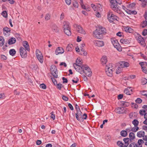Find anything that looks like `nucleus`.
Returning a JSON list of instances; mask_svg holds the SVG:
<instances>
[{"instance_id":"nucleus-1","label":"nucleus","mask_w":147,"mask_h":147,"mask_svg":"<svg viewBox=\"0 0 147 147\" xmlns=\"http://www.w3.org/2000/svg\"><path fill=\"white\" fill-rule=\"evenodd\" d=\"M75 70L76 71L82 74L84 73L87 76L90 77L91 76L92 72L90 68L87 65L83 66L81 67L75 65Z\"/></svg>"},{"instance_id":"nucleus-2","label":"nucleus","mask_w":147,"mask_h":147,"mask_svg":"<svg viewBox=\"0 0 147 147\" xmlns=\"http://www.w3.org/2000/svg\"><path fill=\"white\" fill-rule=\"evenodd\" d=\"M107 19L110 22H112L115 20H118L119 18L114 15L112 11H109L107 13Z\"/></svg>"},{"instance_id":"nucleus-3","label":"nucleus","mask_w":147,"mask_h":147,"mask_svg":"<svg viewBox=\"0 0 147 147\" xmlns=\"http://www.w3.org/2000/svg\"><path fill=\"white\" fill-rule=\"evenodd\" d=\"M112 64H109V66L106 65L105 67V72L108 76L111 77L112 76L113 72L114 69L112 68Z\"/></svg>"},{"instance_id":"nucleus-4","label":"nucleus","mask_w":147,"mask_h":147,"mask_svg":"<svg viewBox=\"0 0 147 147\" xmlns=\"http://www.w3.org/2000/svg\"><path fill=\"white\" fill-rule=\"evenodd\" d=\"M112 43L114 47L116 48L119 51H121L122 50L121 48L118 41L115 38H112L111 40Z\"/></svg>"},{"instance_id":"nucleus-5","label":"nucleus","mask_w":147,"mask_h":147,"mask_svg":"<svg viewBox=\"0 0 147 147\" xmlns=\"http://www.w3.org/2000/svg\"><path fill=\"white\" fill-rule=\"evenodd\" d=\"M36 55L39 61L41 63L43 62V58L42 53L38 49H36Z\"/></svg>"},{"instance_id":"nucleus-6","label":"nucleus","mask_w":147,"mask_h":147,"mask_svg":"<svg viewBox=\"0 0 147 147\" xmlns=\"http://www.w3.org/2000/svg\"><path fill=\"white\" fill-rule=\"evenodd\" d=\"M74 27L76 28L77 31L78 33L83 34H86V31L80 25L77 24H75L74 25Z\"/></svg>"},{"instance_id":"nucleus-7","label":"nucleus","mask_w":147,"mask_h":147,"mask_svg":"<svg viewBox=\"0 0 147 147\" xmlns=\"http://www.w3.org/2000/svg\"><path fill=\"white\" fill-rule=\"evenodd\" d=\"M51 74L55 78L58 77L57 71L56 66L54 65H52L51 67Z\"/></svg>"},{"instance_id":"nucleus-8","label":"nucleus","mask_w":147,"mask_h":147,"mask_svg":"<svg viewBox=\"0 0 147 147\" xmlns=\"http://www.w3.org/2000/svg\"><path fill=\"white\" fill-rule=\"evenodd\" d=\"M26 50L22 47H21L20 48V54L22 57L26 58L27 56V53Z\"/></svg>"},{"instance_id":"nucleus-9","label":"nucleus","mask_w":147,"mask_h":147,"mask_svg":"<svg viewBox=\"0 0 147 147\" xmlns=\"http://www.w3.org/2000/svg\"><path fill=\"white\" fill-rule=\"evenodd\" d=\"M93 34L94 36L97 38L101 39L102 38V35L98 29H96L94 31Z\"/></svg>"},{"instance_id":"nucleus-10","label":"nucleus","mask_w":147,"mask_h":147,"mask_svg":"<svg viewBox=\"0 0 147 147\" xmlns=\"http://www.w3.org/2000/svg\"><path fill=\"white\" fill-rule=\"evenodd\" d=\"M91 5L95 11H102V10L101 5L100 4L96 6L93 4H91Z\"/></svg>"},{"instance_id":"nucleus-11","label":"nucleus","mask_w":147,"mask_h":147,"mask_svg":"<svg viewBox=\"0 0 147 147\" xmlns=\"http://www.w3.org/2000/svg\"><path fill=\"white\" fill-rule=\"evenodd\" d=\"M76 118L78 121H82V113L80 110L76 111L75 114Z\"/></svg>"},{"instance_id":"nucleus-12","label":"nucleus","mask_w":147,"mask_h":147,"mask_svg":"<svg viewBox=\"0 0 147 147\" xmlns=\"http://www.w3.org/2000/svg\"><path fill=\"white\" fill-rule=\"evenodd\" d=\"M115 111L116 113L119 114L125 113L126 112V109L124 107H119L115 109Z\"/></svg>"},{"instance_id":"nucleus-13","label":"nucleus","mask_w":147,"mask_h":147,"mask_svg":"<svg viewBox=\"0 0 147 147\" xmlns=\"http://www.w3.org/2000/svg\"><path fill=\"white\" fill-rule=\"evenodd\" d=\"M93 42L95 46L98 47H102L104 45V42L102 41L95 40Z\"/></svg>"},{"instance_id":"nucleus-14","label":"nucleus","mask_w":147,"mask_h":147,"mask_svg":"<svg viewBox=\"0 0 147 147\" xmlns=\"http://www.w3.org/2000/svg\"><path fill=\"white\" fill-rule=\"evenodd\" d=\"M137 40L138 42L141 45L143 46H145V45L144 40L143 38L140 35H139L138 36Z\"/></svg>"},{"instance_id":"nucleus-15","label":"nucleus","mask_w":147,"mask_h":147,"mask_svg":"<svg viewBox=\"0 0 147 147\" xmlns=\"http://www.w3.org/2000/svg\"><path fill=\"white\" fill-rule=\"evenodd\" d=\"M64 52V49L61 47H58L56 50L55 53L56 55L62 54Z\"/></svg>"},{"instance_id":"nucleus-16","label":"nucleus","mask_w":147,"mask_h":147,"mask_svg":"<svg viewBox=\"0 0 147 147\" xmlns=\"http://www.w3.org/2000/svg\"><path fill=\"white\" fill-rule=\"evenodd\" d=\"M76 63L74 64V67L75 69H76L75 67H74L75 65L81 67H82L83 66H84L85 65H82V61L81 60L78 58H77L76 59Z\"/></svg>"},{"instance_id":"nucleus-17","label":"nucleus","mask_w":147,"mask_h":147,"mask_svg":"<svg viewBox=\"0 0 147 147\" xmlns=\"http://www.w3.org/2000/svg\"><path fill=\"white\" fill-rule=\"evenodd\" d=\"M120 67L122 68L128 67L129 66V63L125 61H121L119 63Z\"/></svg>"},{"instance_id":"nucleus-18","label":"nucleus","mask_w":147,"mask_h":147,"mask_svg":"<svg viewBox=\"0 0 147 147\" xmlns=\"http://www.w3.org/2000/svg\"><path fill=\"white\" fill-rule=\"evenodd\" d=\"M123 29L127 32L132 33L134 31L133 29L128 26L123 27Z\"/></svg>"},{"instance_id":"nucleus-19","label":"nucleus","mask_w":147,"mask_h":147,"mask_svg":"<svg viewBox=\"0 0 147 147\" xmlns=\"http://www.w3.org/2000/svg\"><path fill=\"white\" fill-rule=\"evenodd\" d=\"M111 8L112 9L115 11L119 13H120L121 11L120 10L118 7H117V5L111 4Z\"/></svg>"},{"instance_id":"nucleus-20","label":"nucleus","mask_w":147,"mask_h":147,"mask_svg":"<svg viewBox=\"0 0 147 147\" xmlns=\"http://www.w3.org/2000/svg\"><path fill=\"white\" fill-rule=\"evenodd\" d=\"M101 63L103 65L106 64L107 61V57L106 56L104 55L102 56L100 59Z\"/></svg>"},{"instance_id":"nucleus-21","label":"nucleus","mask_w":147,"mask_h":147,"mask_svg":"<svg viewBox=\"0 0 147 147\" xmlns=\"http://www.w3.org/2000/svg\"><path fill=\"white\" fill-rule=\"evenodd\" d=\"M23 46L25 48L26 50L28 51H30V49L28 42L26 41H24L23 42Z\"/></svg>"},{"instance_id":"nucleus-22","label":"nucleus","mask_w":147,"mask_h":147,"mask_svg":"<svg viewBox=\"0 0 147 147\" xmlns=\"http://www.w3.org/2000/svg\"><path fill=\"white\" fill-rule=\"evenodd\" d=\"M111 4H115L117 5V4L120 5L122 3L121 0H109Z\"/></svg>"},{"instance_id":"nucleus-23","label":"nucleus","mask_w":147,"mask_h":147,"mask_svg":"<svg viewBox=\"0 0 147 147\" xmlns=\"http://www.w3.org/2000/svg\"><path fill=\"white\" fill-rule=\"evenodd\" d=\"M70 28L69 23L67 21H64L63 23V29H68Z\"/></svg>"},{"instance_id":"nucleus-24","label":"nucleus","mask_w":147,"mask_h":147,"mask_svg":"<svg viewBox=\"0 0 147 147\" xmlns=\"http://www.w3.org/2000/svg\"><path fill=\"white\" fill-rule=\"evenodd\" d=\"M124 93L127 95H130L132 93V90L131 88H127L125 90Z\"/></svg>"},{"instance_id":"nucleus-25","label":"nucleus","mask_w":147,"mask_h":147,"mask_svg":"<svg viewBox=\"0 0 147 147\" xmlns=\"http://www.w3.org/2000/svg\"><path fill=\"white\" fill-rule=\"evenodd\" d=\"M98 30L102 35L103 34H105L107 33V30L104 28L102 27H100Z\"/></svg>"},{"instance_id":"nucleus-26","label":"nucleus","mask_w":147,"mask_h":147,"mask_svg":"<svg viewBox=\"0 0 147 147\" xmlns=\"http://www.w3.org/2000/svg\"><path fill=\"white\" fill-rule=\"evenodd\" d=\"M144 141L141 139H139L138 141L137 144H136V147H142V144H144Z\"/></svg>"},{"instance_id":"nucleus-27","label":"nucleus","mask_w":147,"mask_h":147,"mask_svg":"<svg viewBox=\"0 0 147 147\" xmlns=\"http://www.w3.org/2000/svg\"><path fill=\"white\" fill-rule=\"evenodd\" d=\"M51 30L53 32L57 33L58 32L59 29L57 26L55 24L53 25L51 27Z\"/></svg>"},{"instance_id":"nucleus-28","label":"nucleus","mask_w":147,"mask_h":147,"mask_svg":"<svg viewBox=\"0 0 147 147\" xmlns=\"http://www.w3.org/2000/svg\"><path fill=\"white\" fill-rule=\"evenodd\" d=\"M145 132L143 131H138L137 134V136L138 138H141L145 135Z\"/></svg>"},{"instance_id":"nucleus-29","label":"nucleus","mask_w":147,"mask_h":147,"mask_svg":"<svg viewBox=\"0 0 147 147\" xmlns=\"http://www.w3.org/2000/svg\"><path fill=\"white\" fill-rule=\"evenodd\" d=\"M64 33L67 36H70L71 35V28L65 29H63Z\"/></svg>"},{"instance_id":"nucleus-30","label":"nucleus","mask_w":147,"mask_h":147,"mask_svg":"<svg viewBox=\"0 0 147 147\" xmlns=\"http://www.w3.org/2000/svg\"><path fill=\"white\" fill-rule=\"evenodd\" d=\"M73 49V45L71 44H69L67 46L66 50L67 51H71Z\"/></svg>"},{"instance_id":"nucleus-31","label":"nucleus","mask_w":147,"mask_h":147,"mask_svg":"<svg viewBox=\"0 0 147 147\" xmlns=\"http://www.w3.org/2000/svg\"><path fill=\"white\" fill-rule=\"evenodd\" d=\"M120 42L123 44H129L130 42L128 39H122L120 40Z\"/></svg>"},{"instance_id":"nucleus-32","label":"nucleus","mask_w":147,"mask_h":147,"mask_svg":"<svg viewBox=\"0 0 147 147\" xmlns=\"http://www.w3.org/2000/svg\"><path fill=\"white\" fill-rule=\"evenodd\" d=\"M16 41V39L14 38H11L8 40V43L9 45H11L14 44Z\"/></svg>"},{"instance_id":"nucleus-33","label":"nucleus","mask_w":147,"mask_h":147,"mask_svg":"<svg viewBox=\"0 0 147 147\" xmlns=\"http://www.w3.org/2000/svg\"><path fill=\"white\" fill-rule=\"evenodd\" d=\"M123 140L124 142V145L125 147H127L129 144V142L130 140L129 138H124Z\"/></svg>"},{"instance_id":"nucleus-34","label":"nucleus","mask_w":147,"mask_h":147,"mask_svg":"<svg viewBox=\"0 0 147 147\" xmlns=\"http://www.w3.org/2000/svg\"><path fill=\"white\" fill-rule=\"evenodd\" d=\"M129 137L130 140H133L135 138V135L134 134L133 132H131L129 134Z\"/></svg>"},{"instance_id":"nucleus-35","label":"nucleus","mask_w":147,"mask_h":147,"mask_svg":"<svg viewBox=\"0 0 147 147\" xmlns=\"http://www.w3.org/2000/svg\"><path fill=\"white\" fill-rule=\"evenodd\" d=\"M5 42L4 39L3 37L0 36V46H2Z\"/></svg>"},{"instance_id":"nucleus-36","label":"nucleus","mask_w":147,"mask_h":147,"mask_svg":"<svg viewBox=\"0 0 147 147\" xmlns=\"http://www.w3.org/2000/svg\"><path fill=\"white\" fill-rule=\"evenodd\" d=\"M16 53V51L13 49H11L9 51V54L12 56H14Z\"/></svg>"},{"instance_id":"nucleus-37","label":"nucleus","mask_w":147,"mask_h":147,"mask_svg":"<svg viewBox=\"0 0 147 147\" xmlns=\"http://www.w3.org/2000/svg\"><path fill=\"white\" fill-rule=\"evenodd\" d=\"M132 123L134 126L136 127L138 125L139 122L137 120L135 119L132 121Z\"/></svg>"},{"instance_id":"nucleus-38","label":"nucleus","mask_w":147,"mask_h":147,"mask_svg":"<svg viewBox=\"0 0 147 147\" xmlns=\"http://www.w3.org/2000/svg\"><path fill=\"white\" fill-rule=\"evenodd\" d=\"M121 105L123 106V107H127L129 106V103L126 102H121Z\"/></svg>"},{"instance_id":"nucleus-39","label":"nucleus","mask_w":147,"mask_h":147,"mask_svg":"<svg viewBox=\"0 0 147 147\" xmlns=\"http://www.w3.org/2000/svg\"><path fill=\"white\" fill-rule=\"evenodd\" d=\"M121 135L124 137H126L127 135V132L125 130H122L121 132Z\"/></svg>"},{"instance_id":"nucleus-40","label":"nucleus","mask_w":147,"mask_h":147,"mask_svg":"<svg viewBox=\"0 0 147 147\" xmlns=\"http://www.w3.org/2000/svg\"><path fill=\"white\" fill-rule=\"evenodd\" d=\"M122 70V69L121 67H120V66L119 65L117 69H116V73L117 74H118L121 73Z\"/></svg>"},{"instance_id":"nucleus-41","label":"nucleus","mask_w":147,"mask_h":147,"mask_svg":"<svg viewBox=\"0 0 147 147\" xmlns=\"http://www.w3.org/2000/svg\"><path fill=\"white\" fill-rule=\"evenodd\" d=\"M139 129V127L138 126L134 127L131 129V131L133 132H136Z\"/></svg>"},{"instance_id":"nucleus-42","label":"nucleus","mask_w":147,"mask_h":147,"mask_svg":"<svg viewBox=\"0 0 147 147\" xmlns=\"http://www.w3.org/2000/svg\"><path fill=\"white\" fill-rule=\"evenodd\" d=\"M139 64L141 66L142 68L147 66V63L145 62H141L139 63Z\"/></svg>"},{"instance_id":"nucleus-43","label":"nucleus","mask_w":147,"mask_h":147,"mask_svg":"<svg viewBox=\"0 0 147 147\" xmlns=\"http://www.w3.org/2000/svg\"><path fill=\"white\" fill-rule=\"evenodd\" d=\"M147 26V21L145 20L143 21L142 22L141 26L142 28H144L146 27Z\"/></svg>"},{"instance_id":"nucleus-44","label":"nucleus","mask_w":147,"mask_h":147,"mask_svg":"<svg viewBox=\"0 0 147 147\" xmlns=\"http://www.w3.org/2000/svg\"><path fill=\"white\" fill-rule=\"evenodd\" d=\"M81 53H79V54L81 55H83L84 56H86L87 55V53L86 52L83 48L81 49L80 51Z\"/></svg>"},{"instance_id":"nucleus-45","label":"nucleus","mask_w":147,"mask_h":147,"mask_svg":"<svg viewBox=\"0 0 147 147\" xmlns=\"http://www.w3.org/2000/svg\"><path fill=\"white\" fill-rule=\"evenodd\" d=\"M51 18V15L49 13H47L46 14L45 18L46 20H48L50 19Z\"/></svg>"},{"instance_id":"nucleus-46","label":"nucleus","mask_w":147,"mask_h":147,"mask_svg":"<svg viewBox=\"0 0 147 147\" xmlns=\"http://www.w3.org/2000/svg\"><path fill=\"white\" fill-rule=\"evenodd\" d=\"M117 144L118 146L120 147H125L124 144L121 141H118L117 142Z\"/></svg>"},{"instance_id":"nucleus-47","label":"nucleus","mask_w":147,"mask_h":147,"mask_svg":"<svg viewBox=\"0 0 147 147\" xmlns=\"http://www.w3.org/2000/svg\"><path fill=\"white\" fill-rule=\"evenodd\" d=\"M141 82L143 85L146 84L147 83V79L144 78H142Z\"/></svg>"},{"instance_id":"nucleus-48","label":"nucleus","mask_w":147,"mask_h":147,"mask_svg":"<svg viewBox=\"0 0 147 147\" xmlns=\"http://www.w3.org/2000/svg\"><path fill=\"white\" fill-rule=\"evenodd\" d=\"M73 6L75 8H78V4L76 1H74L73 3Z\"/></svg>"},{"instance_id":"nucleus-49","label":"nucleus","mask_w":147,"mask_h":147,"mask_svg":"<svg viewBox=\"0 0 147 147\" xmlns=\"http://www.w3.org/2000/svg\"><path fill=\"white\" fill-rule=\"evenodd\" d=\"M139 113L141 115L143 116L146 113V111L144 110H141L139 111Z\"/></svg>"},{"instance_id":"nucleus-50","label":"nucleus","mask_w":147,"mask_h":147,"mask_svg":"<svg viewBox=\"0 0 147 147\" xmlns=\"http://www.w3.org/2000/svg\"><path fill=\"white\" fill-rule=\"evenodd\" d=\"M2 15L5 18H7V14L5 11H3L2 13Z\"/></svg>"},{"instance_id":"nucleus-51","label":"nucleus","mask_w":147,"mask_h":147,"mask_svg":"<svg viewBox=\"0 0 147 147\" xmlns=\"http://www.w3.org/2000/svg\"><path fill=\"white\" fill-rule=\"evenodd\" d=\"M87 117V114L86 113H84L82 115V120H83L84 119H86Z\"/></svg>"},{"instance_id":"nucleus-52","label":"nucleus","mask_w":147,"mask_h":147,"mask_svg":"<svg viewBox=\"0 0 147 147\" xmlns=\"http://www.w3.org/2000/svg\"><path fill=\"white\" fill-rule=\"evenodd\" d=\"M74 79L72 80V81L74 83H77L79 80V79L78 78H74Z\"/></svg>"},{"instance_id":"nucleus-53","label":"nucleus","mask_w":147,"mask_h":147,"mask_svg":"<svg viewBox=\"0 0 147 147\" xmlns=\"http://www.w3.org/2000/svg\"><path fill=\"white\" fill-rule=\"evenodd\" d=\"M62 98L63 100L65 101H67L68 100V98L64 95H62Z\"/></svg>"},{"instance_id":"nucleus-54","label":"nucleus","mask_w":147,"mask_h":147,"mask_svg":"<svg viewBox=\"0 0 147 147\" xmlns=\"http://www.w3.org/2000/svg\"><path fill=\"white\" fill-rule=\"evenodd\" d=\"M40 87L41 88L43 89H45L46 88V86L43 83L40 84Z\"/></svg>"},{"instance_id":"nucleus-55","label":"nucleus","mask_w":147,"mask_h":147,"mask_svg":"<svg viewBox=\"0 0 147 147\" xmlns=\"http://www.w3.org/2000/svg\"><path fill=\"white\" fill-rule=\"evenodd\" d=\"M142 101V99L140 98H138L136 100V102L139 104L141 103Z\"/></svg>"},{"instance_id":"nucleus-56","label":"nucleus","mask_w":147,"mask_h":147,"mask_svg":"<svg viewBox=\"0 0 147 147\" xmlns=\"http://www.w3.org/2000/svg\"><path fill=\"white\" fill-rule=\"evenodd\" d=\"M57 88L59 90H61V88L63 86L62 85L59 83L58 84H57Z\"/></svg>"},{"instance_id":"nucleus-57","label":"nucleus","mask_w":147,"mask_h":147,"mask_svg":"<svg viewBox=\"0 0 147 147\" xmlns=\"http://www.w3.org/2000/svg\"><path fill=\"white\" fill-rule=\"evenodd\" d=\"M132 107L135 108L136 109H137L138 107V105L136 103H132Z\"/></svg>"},{"instance_id":"nucleus-58","label":"nucleus","mask_w":147,"mask_h":147,"mask_svg":"<svg viewBox=\"0 0 147 147\" xmlns=\"http://www.w3.org/2000/svg\"><path fill=\"white\" fill-rule=\"evenodd\" d=\"M142 5L144 7L147 4V1L146 0H144L143 1H142Z\"/></svg>"},{"instance_id":"nucleus-59","label":"nucleus","mask_w":147,"mask_h":147,"mask_svg":"<svg viewBox=\"0 0 147 147\" xmlns=\"http://www.w3.org/2000/svg\"><path fill=\"white\" fill-rule=\"evenodd\" d=\"M62 79L63 80V83H67V82L68 81L67 79L66 78H65L64 77H63L62 78Z\"/></svg>"},{"instance_id":"nucleus-60","label":"nucleus","mask_w":147,"mask_h":147,"mask_svg":"<svg viewBox=\"0 0 147 147\" xmlns=\"http://www.w3.org/2000/svg\"><path fill=\"white\" fill-rule=\"evenodd\" d=\"M142 34L144 36H146L147 34V30H144L142 32Z\"/></svg>"},{"instance_id":"nucleus-61","label":"nucleus","mask_w":147,"mask_h":147,"mask_svg":"<svg viewBox=\"0 0 147 147\" xmlns=\"http://www.w3.org/2000/svg\"><path fill=\"white\" fill-rule=\"evenodd\" d=\"M136 144L135 142L132 143L130 144L129 147H136Z\"/></svg>"},{"instance_id":"nucleus-62","label":"nucleus","mask_w":147,"mask_h":147,"mask_svg":"<svg viewBox=\"0 0 147 147\" xmlns=\"http://www.w3.org/2000/svg\"><path fill=\"white\" fill-rule=\"evenodd\" d=\"M66 3L68 5H70L71 3V0H65Z\"/></svg>"},{"instance_id":"nucleus-63","label":"nucleus","mask_w":147,"mask_h":147,"mask_svg":"<svg viewBox=\"0 0 147 147\" xmlns=\"http://www.w3.org/2000/svg\"><path fill=\"white\" fill-rule=\"evenodd\" d=\"M51 118L53 119V120H54L55 119V115H54L53 112H52L51 113Z\"/></svg>"},{"instance_id":"nucleus-64","label":"nucleus","mask_w":147,"mask_h":147,"mask_svg":"<svg viewBox=\"0 0 147 147\" xmlns=\"http://www.w3.org/2000/svg\"><path fill=\"white\" fill-rule=\"evenodd\" d=\"M142 69L144 73H147V69L146 67H144L143 68H142Z\"/></svg>"}]
</instances>
